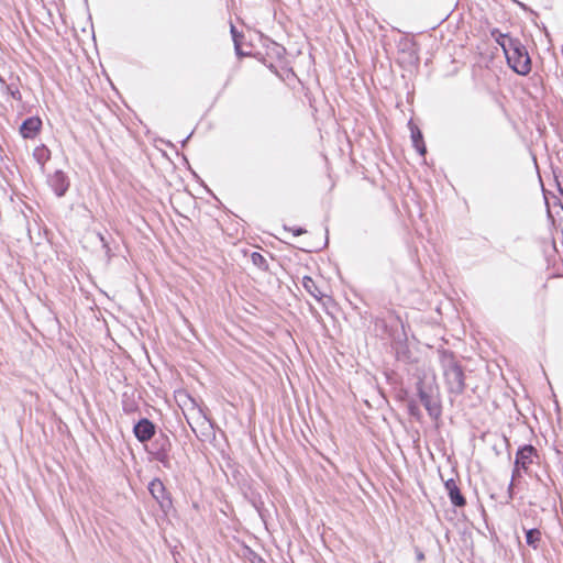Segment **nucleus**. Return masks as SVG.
Here are the masks:
<instances>
[{"instance_id":"21","label":"nucleus","mask_w":563,"mask_h":563,"mask_svg":"<svg viewBox=\"0 0 563 563\" xmlns=\"http://www.w3.org/2000/svg\"><path fill=\"white\" fill-rule=\"evenodd\" d=\"M231 33L233 35V40H234V43H235V48L239 49V44H238V41H236V31H235V27L233 25H231Z\"/></svg>"},{"instance_id":"7","label":"nucleus","mask_w":563,"mask_h":563,"mask_svg":"<svg viewBox=\"0 0 563 563\" xmlns=\"http://www.w3.org/2000/svg\"><path fill=\"white\" fill-rule=\"evenodd\" d=\"M47 183L57 197L65 196L70 185L67 175L59 169L48 177Z\"/></svg>"},{"instance_id":"18","label":"nucleus","mask_w":563,"mask_h":563,"mask_svg":"<svg viewBox=\"0 0 563 563\" xmlns=\"http://www.w3.org/2000/svg\"><path fill=\"white\" fill-rule=\"evenodd\" d=\"M7 88H8L9 92L11 93V96H12L14 99H16V100H20V99H21V93H20V91H19L16 88H15V89H13L11 86H8Z\"/></svg>"},{"instance_id":"8","label":"nucleus","mask_w":563,"mask_h":563,"mask_svg":"<svg viewBox=\"0 0 563 563\" xmlns=\"http://www.w3.org/2000/svg\"><path fill=\"white\" fill-rule=\"evenodd\" d=\"M41 129L42 120L38 117H30L22 122L20 133L23 139H34Z\"/></svg>"},{"instance_id":"11","label":"nucleus","mask_w":563,"mask_h":563,"mask_svg":"<svg viewBox=\"0 0 563 563\" xmlns=\"http://www.w3.org/2000/svg\"><path fill=\"white\" fill-rule=\"evenodd\" d=\"M409 125H410L411 140L413 143V146L421 155H424L427 150H426V146L423 143V137H422L421 131L417 126H415L411 122H409Z\"/></svg>"},{"instance_id":"13","label":"nucleus","mask_w":563,"mask_h":563,"mask_svg":"<svg viewBox=\"0 0 563 563\" xmlns=\"http://www.w3.org/2000/svg\"><path fill=\"white\" fill-rule=\"evenodd\" d=\"M302 287L318 301L321 300L323 294L319 290L318 286L316 285V282L310 276H303Z\"/></svg>"},{"instance_id":"12","label":"nucleus","mask_w":563,"mask_h":563,"mask_svg":"<svg viewBox=\"0 0 563 563\" xmlns=\"http://www.w3.org/2000/svg\"><path fill=\"white\" fill-rule=\"evenodd\" d=\"M523 530L526 532L527 544L532 549L537 550L540 547L541 542V531L537 528L526 529L525 527Z\"/></svg>"},{"instance_id":"24","label":"nucleus","mask_w":563,"mask_h":563,"mask_svg":"<svg viewBox=\"0 0 563 563\" xmlns=\"http://www.w3.org/2000/svg\"><path fill=\"white\" fill-rule=\"evenodd\" d=\"M191 136V134H189L188 136H186V139L181 142V145L185 146V144L187 143V141L189 140V137Z\"/></svg>"},{"instance_id":"14","label":"nucleus","mask_w":563,"mask_h":563,"mask_svg":"<svg viewBox=\"0 0 563 563\" xmlns=\"http://www.w3.org/2000/svg\"><path fill=\"white\" fill-rule=\"evenodd\" d=\"M492 36L495 38V41L498 43V45L501 46L504 53L506 52V49H508V47H506V45L509 43V41H517V38L511 37L508 34H504L497 29H494L492 31Z\"/></svg>"},{"instance_id":"20","label":"nucleus","mask_w":563,"mask_h":563,"mask_svg":"<svg viewBox=\"0 0 563 563\" xmlns=\"http://www.w3.org/2000/svg\"><path fill=\"white\" fill-rule=\"evenodd\" d=\"M416 559L418 562H421L424 560V554L421 550L419 549H416Z\"/></svg>"},{"instance_id":"25","label":"nucleus","mask_w":563,"mask_h":563,"mask_svg":"<svg viewBox=\"0 0 563 563\" xmlns=\"http://www.w3.org/2000/svg\"><path fill=\"white\" fill-rule=\"evenodd\" d=\"M99 236H100L101 242L103 243V246L108 249V245L104 243L103 236L101 234Z\"/></svg>"},{"instance_id":"15","label":"nucleus","mask_w":563,"mask_h":563,"mask_svg":"<svg viewBox=\"0 0 563 563\" xmlns=\"http://www.w3.org/2000/svg\"><path fill=\"white\" fill-rule=\"evenodd\" d=\"M153 450H165V451H170V448H172V444H170V441H169V438L164 434V433H159L153 444Z\"/></svg>"},{"instance_id":"3","label":"nucleus","mask_w":563,"mask_h":563,"mask_svg":"<svg viewBox=\"0 0 563 563\" xmlns=\"http://www.w3.org/2000/svg\"><path fill=\"white\" fill-rule=\"evenodd\" d=\"M506 47L508 49L505 56L509 67L518 75H528L531 71V58L526 46L517 38V41H509Z\"/></svg>"},{"instance_id":"2","label":"nucleus","mask_w":563,"mask_h":563,"mask_svg":"<svg viewBox=\"0 0 563 563\" xmlns=\"http://www.w3.org/2000/svg\"><path fill=\"white\" fill-rule=\"evenodd\" d=\"M440 362L448 391L455 396L462 395L465 390V374L462 365L450 351L440 352Z\"/></svg>"},{"instance_id":"19","label":"nucleus","mask_w":563,"mask_h":563,"mask_svg":"<svg viewBox=\"0 0 563 563\" xmlns=\"http://www.w3.org/2000/svg\"><path fill=\"white\" fill-rule=\"evenodd\" d=\"M514 498V478L511 479L508 486V499L511 500Z\"/></svg>"},{"instance_id":"16","label":"nucleus","mask_w":563,"mask_h":563,"mask_svg":"<svg viewBox=\"0 0 563 563\" xmlns=\"http://www.w3.org/2000/svg\"><path fill=\"white\" fill-rule=\"evenodd\" d=\"M151 453L153 454L154 459L157 462L163 464V466H165V467L170 466L169 451H165L164 449L163 450H153Z\"/></svg>"},{"instance_id":"5","label":"nucleus","mask_w":563,"mask_h":563,"mask_svg":"<svg viewBox=\"0 0 563 563\" xmlns=\"http://www.w3.org/2000/svg\"><path fill=\"white\" fill-rule=\"evenodd\" d=\"M537 456V450L533 445L526 444L520 446L516 453L512 478L520 476V470L527 472L529 466L533 463V459Z\"/></svg>"},{"instance_id":"9","label":"nucleus","mask_w":563,"mask_h":563,"mask_svg":"<svg viewBox=\"0 0 563 563\" xmlns=\"http://www.w3.org/2000/svg\"><path fill=\"white\" fill-rule=\"evenodd\" d=\"M444 486H445V489L448 492V495H449V498H450V501L452 503V505H454L455 507H460V508L464 507L466 505V499L462 495L456 482L453 478L448 479L444 483Z\"/></svg>"},{"instance_id":"1","label":"nucleus","mask_w":563,"mask_h":563,"mask_svg":"<svg viewBox=\"0 0 563 563\" xmlns=\"http://www.w3.org/2000/svg\"><path fill=\"white\" fill-rule=\"evenodd\" d=\"M418 397L432 419L441 416V405L438 397L435 375L426 368H419L417 373Z\"/></svg>"},{"instance_id":"4","label":"nucleus","mask_w":563,"mask_h":563,"mask_svg":"<svg viewBox=\"0 0 563 563\" xmlns=\"http://www.w3.org/2000/svg\"><path fill=\"white\" fill-rule=\"evenodd\" d=\"M148 492L156 500L163 512L168 514L173 508L170 494L159 478H154L148 484Z\"/></svg>"},{"instance_id":"17","label":"nucleus","mask_w":563,"mask_h":563,"mask_svg":"<svg viewBox=\"0 0 563 563\" xmlns=\"http://www.w3.org/2000/svg\"><path fill=\"white\" fill-rule=\"evenodd\" d=\"M252 261L255 265H262L265 262L264 257L257 252L252 254Z\"/></svg>"},{"instance_id":"22","label":"nucleus","mask_w":563,"mask_h":563,"mask_svg":"<svg viewBox=\"0 0 563 563\" xmlns=\"http://www.w3.org/2000/svg\"><path fill=\"white\" fill-rule=\"evenodd\" d=\"M305 232H306V230H305V229H302V228H296V229H292V233H294V235H296V236H299V235L303 234Z\"/></svg>"},{"instance_id":"23","label":"nucleus","mask_w":563,"mask_h":563,"mask_svg":"<svg viewBox=\"0 0 563 563\" xmlns=\"http://www.w3.org/2000/svg\"><path fill=\"white\" fill-rule=\"evenodd\" d=\"M409 410H410V413H411L412 416H416V415H417V412H418V408H417V406H415V405H410V406H409Z\"/></svg>"},{"instance_id":"10","label":"nucleus","mask_w":563,"mask_h":563,"mask_svg":"<svg viewBox=\"0 0 563 563\" xmlns=\"http://www.w3.org/2000/svg\"><path fill=\"white\" fill-rule=\"evenodd\" d=\"M33 157L40 165L41 172H44L45 164L51 159V151L44 144H42L34 148Z\"/></svg>"},{"instance_id":"6","label":"nucleus","mask_w":563,"mask_h":563,"mask_svg":"<svg viewBox=\"0 0 563 563\" xmlns=\"http://www.w3.org/2000/svg\"><path fill=\"white\" fill-rule=\"evenodd\" d=\"M155 424L147 418L140 419L133 428V433L141 443L150 441L155 435Z\"/></svg>"}]
</instances>
